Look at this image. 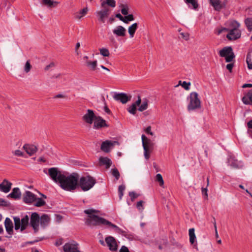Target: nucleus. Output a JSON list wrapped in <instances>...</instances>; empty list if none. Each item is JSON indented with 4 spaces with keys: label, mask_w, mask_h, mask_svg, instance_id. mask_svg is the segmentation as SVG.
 <instances>
[{
    "label": "nucleus",
    "mask_w": 252,
    "mask_h": 252,
    "mask_svg": "<svg viewBox=\"0 0 252 252\" xmlns=\"http://www.w3.org/2000/svg\"><path fill=\"white\" fill-rule=\"evenodd\" d=\"M228 163L233 168H239L242 167V164L240 161L235 159L234 158L230 157L228 159Z\"/></svg>",
    "instance_id": "obj_25"
},
{
    "label": "nucleus",
    "mask_w": 252,
    "mask_h": 252,
    "mask_svg": "<svg viewBox=\"0 0 252 252\" xmlns=\"http://www.w3.org/2000/svg\"><path fill=\"white\" fill-rule=\"evenodd\" d=\"M85 65L91 71H95L97 69V61L96 60L94 61L87 62V64Z\"/></svg>",
    "instance_id": "obj_28"
},
{
    "label": "nucleus",
    "mask_w": 252,
    "mask_h": 252,
    "mask_svg": "<svg viewBox=\"0 0 252 252\" xmlns=\"http://www.w3.org/2000/svg\"><path fill=\"white\" fill-rule=\"evenodd\" d=\"M251 88L252 87V84H245L242 86V88Z\"/></svg>",
    "instance_id": "obj_62"
},
{
    "label": "nucleus",
    "mask_w": 252,
    "mask_h": 252,
    "mask_svg": "<svg viewBox=\"0 0 252 252\" xmlns=\"http://www.w3.org/2000/svg\"><path fill=\"white\" fill-rule=\"evenodd\" d=\"M148 102L149 101L146 98L144 99L142 103L138 108V110L142 112L146 110L148 108Z\"/></svg>",
    "instance_id": "obj_32"
},
{
    "label": "nucleus",
    "mask_w": 252,
    "mask_h": 252,
    "mask_svg": "<svg viewBox=\"0 0 252 252\" xmlns=\"http://www.w3.org/2000/svg\"><path fill=\"white\" fill-rule=\"evenodd\" d=\"M113 98L117 101H120L123 104L126 103L130 101L131 98V95H127L125 93H115L113 95Z\"/></svg>",
    "instance_id": "obj_13"
},
{
    "label": "nucleus",
    "mask_w": 252,
    "mask_h": 252,
    "mask_svg": "<svg viewBox=\"0 0 252 252\" xmlns=\"http://www.w3.org/2000/svg\"><path fill=\"white\" fill-rule=\"evenodd\" d=\"M245 23L249 31H252V18H248L245 19Z\"/></svg>",
    "instance_id": "obj_36"
},
{
    "label": "nucleus",
    "mask_w": 252,
    "mask_h": 252,
    "mask_svg": "<svg viewBox=\"0 0 252 252\" xmlns=\"http://www.w3.org/2000/svg\"><path fill=\"white\" fill-rule=\"evenodd\" d=\"M23 149L30 156L33 155L37 150V148L35 146L31 144H25L23 146Z\"/></svg>",
    "instance_id": "obj_21"
},
{
    "label": "nucleus",
    "mask_w": 252,
    "mask_h": 252,
    "mask_svg": "<svg viewBox=\"0 0 252 252\" xmlns=\"http://www.w3.org/2000/svg\"><path fill=\"white\" fill-rule=\"evenodd\" d=\"M248 126L250 128H252V120L248 123Z\"/></svg>",
    "instance_id": "obj_64"
},
{
    "label": "nucleus",
    "mask_w": 252,
    "mask_h": 252,
    "mask_svg": "<svg viewBox=\"0 0 252 252\" xmlns=\"http://www.w3.org/2000/svg\"><path fill=\"white\" fill-rule=\"evenodd\" d=\"M100 54L104 57H109L110 53L107 48H102L99 49Z\"/></svg>",
    "instance_id": "obj_39"
},
{
    "label": "nucleus",
    "mask_w": 252,
    "mask_h": 252,
    "mask_svg": "<svg viewBox=\"0 0 252 252\" xmlns=\"http://www.w3.org/2000/svg\"><path fill=\"white\" fill-rule=\"evenodd\" d=\"M99 161L101 165H105L106 168H109L112 164L111 159L106 157H100Z\"/></svg>",
    "instance_id": "obj_27"
},
{
    "label": "nucleus",
    "mask_w": 252,
    "mask_h": 252,
    "mask_svg": "<svg viewBox=\"0 0 252 252\" xmlns=\"http://www.w3.org/2000/svg\"><path fill=\"white\" fill-rule=\"evenodd\" d=\"M105 4H107L112 7H115L116 6V1L115 0H106L101 3V6L102 7H105Z\"/></svg>",
    "instance_id": "obj_33"
},
{
    "label": "nucleus",
    "mask_w": 252,
    "mask_h": 252,
    "mask_svg": "<svg viewBox=\"0 0 252 252\" xmlns=\"http://www.w3.org/2000/svg\"><path fill=\"white\" fill-rule=\"evenodd\" d=\"M210 2L216 10L219 11L222 8V4L220 0H210Z\"/></svg>",
    "instance_id": "obj_29"
},
{
    "label": "nucleus",
    "mask_w": 252,
    "mask_h": 252,
    "mask_svg": "<svg viewBox=\"0 0 252 252\" xmlns=\"http://www.w3.org/2000/svg\"><path fill=\"white\" fill-rule=\"evenodd\" d=\"M207 190H208L206 188H202V193L203 195H205L206 197H207V196H208Z\"/></svg>",
    "instance_id": "obj_57"
},
{
    "label": "nucleus",
    "mask_w": 252,
    "mask_h": 252,
    "mask_svg": "<svg viewBox=\"0 0 252 252\" xmlns=\"http://www.w3.org/2000/svg\"><path fill=\"white\" fill-rule=\"evenodd\" d=\"M14 155L18 156V157H22L23 156V153L19 150H16L13 152Z\"/></svg>",
    "instance_id": "obj_49"
},
{
    "label": "nucleus",
    "mask_w": 252,
    "mask_h": 252,
    "mask_svg": "<svg viewBox=\"0 0 252 252\" xmlns=\"http://www.w3.org/2000/svg\"><path fill=\"white\" fill-rule=\"evenodd\" d=\"M50 222V218L48 215L44 214L40 217V224L42 227L45 228L49 225Z\"/></svg>",
    "instance_id": "obj_23"
},
{
    "label": "nucleus",
    "mask_w": 252,
    "mask_h": 252,
    "mask_svg": "<svg viewBox=\"0 0 252 252\" xmlns=\"http://www.w3.org/2000/svg\"><path fill=\"white\" fill-rule=\"evenodd\" d=\"M125 189V187L124 185H121L119 187V192H123Z\"/></svg>",
    "instance_id": "obj_60"
},
{
    "label": "nucleus",
    "mask_w": 252,
    "mask_h": 252,
    "mask_svg": "<svg viewBox=\"0 0 252 252\" xmlns=\"http://www.w3.org/2000/svg\"><path fill=\"white\" fill-rule=\"evenodd\" d=\"M227 28H221L218 31L220 34L223 32H228L226 37L230 40H234L240 38L241 32L239 29L240 24L235 20H230L226 23Z\"/></svg>",
    "instance_id": "obj_2"
},
{
    "label": "nucleus",
    "mask_w": 252,
    "mask_h": 252,
    "mask_svg": "<svg viewBox=\"0 0 252 252\" xmlns=\"http://www.w3.org/2000/svg\"><path fill=\"white\" fill-rule=\"evenodd\" d=\"M39 223L40 216L39 214L36 212L32 213L30 217V225L32 227L34 233L38 231Z\"/></svg>",
    "instance_id": "obj_10"
},
{
    "label": "nucleus",
    "mask_w": 252,
    "mask_h": 252,
    "mask_svg": "<svg viewBox=\"0 0 252 252\" xmlns=\"http://www.w3.org/2000/svg\"><path fill=\"white\" fill-rule=\"evenodd\" d=\"M187 109L189 112L197 110L201 108V100L197 93L195 92L190 93L187 97Z\"/></svg>",
    "instance_id": "obj_4"
},
{
    "label": "nucleus",
    "mask_w": 252,
    "mask_h": 252,
    "mask_svg": "<svg viewBox=\"0 0 252 252\" xmlns=\"http://www.w3.org/2000/svg\"><path fill=\"white\" fill-rule=\"evenodd\" d=\"M45 204V202L41 198H38L34 205L37 207H41Z\"/></svg>",
    "instance_id": "obj_43"
},
{
    "label": "nucleus",
    "mask_w": 252,
    "mask_h": 252,
    "mask_svg": "<svg viewBox=\"0 0 252 252\" xmlns=\"http://www.w3.org/2000/svg\"><path fill=\"white\" fill-rule=\"evenodd\" d=\"M112 175L115 177L116 180H118L120 178V173L118 170L115 168L111 169Z\"/></svg>",
    "instance_id": "obj_40"
},
{
    "label": "nucleus",
    "mask_w": 252,
    "mask_h": 252,
    "mask_svg": "<svg viewBox=\"0 0 252 252\" xmlns=\"http://www.w3.org/2000/svg\"><path fill=\"white\" fill-rule=\"evenodd\" d=\"M126 29L122 26H116L112 31L114 35L118 37H123L126 35Z\"/></svg>",
    "instance_id": "obj_19"
},
{
    "label": "nucleus",
    "mask_w": 252,
    "mask_h": 252,
    "mask_svg": "<svg viewBox=\"0 0 252 252\" xmlns=\"http://www.w3.org/2000/svg\"><path fill=\"white\" fill-rule=\"evenodd\" d=\"M88 11L89 8L87 7H84V8L80 10L79 11L74 13V17L76 19L80 20L85 16L88 13Z\"/></svg>",
    "instance_id": "obj_26"
},
{
    "label": "nucleus",
    "mask_w": 252,
    "mask_h": 252,
    "mask_svg": "<svg viewBox=\"0 0 252 252\" xmlns=\"http://www.w3.org/2000/svg\"><path fill=\"white\" fill-rule=\"evenodd\" d=\"M83 60L85 62V64H87V62H90V61L89 60V57L87 56H85L83 57Z\"/></svg>",
    "instance_id": "obj_61"
},
{
    "label": "nucleus",
    "mask_w": 252,
    "mask_h": 252,
    "mask_svg": "<svg viewBox=\"0 0 252 252\" xmlns=\"http://www.w3.org/2000/svg\"><path fill=\"white\" fill-rule=\"evenodd\" d=\"M29 219L28 215L25 216L21 220L19 217H14L15 229L17 230L20 228L21 232L25 230L28 225H30Z\"/></svg>",
    "instance_id": "obj_8"
},
{
    "label": "nucleus",
    "mask_w": 252,
    "mask_h": 252,
    "mask_svg": "<svg viewBox=\"0 0 252 252\" xmlns=\"http://www.w3.org/2000/svg\"><path fill=\"white\" fill-rule=\"evenodd\" d=\"M145 132L151 135H153V132L151 131V127L150 126H148L145 130Z\"/></svg>",
    "instance_id": "obj_54"
},
{
    "label": "nucleus",
    "mask_w": 252,
    "mask_h": 252,
    "mask_svg": "<svg viewBox=\"0 0 252 252\" xmlns=\"http://www.w3.org/2000/svg\"><path fill=\"white\" fill-rule=\"evenodd\" d=\"M103 8V9L95 12L98 21L102 23H105V19L109 16L110 14V10L108 8Z\"/></svg>",
    "instance_id": "obj_11"
},
{
    "label": "nucleus",
    "mask_w": 252,
    "mask_h": 252,
    "mask_svg": "<svg viewBox=\"0 0 252 252\" xmlns=\"http://www.w3.org/2000/svg\"><path fill=\"white\" fill-rule=\"evenodd\" d=\"M54 3L56 4L57 2L53 1L52 0H42V4L47 5L49 7H52L54 6Z\"/></svg>",
    "instance_id": "obj_35"
},
{
    "label": "nucleus",
    "mask_w": 252,
    "mask_h": 252,
    "mask_svg": "<svg viewBox=\"0 0 252 252\" xmlns=\"http://www.w3.org/2000/svg\"><path fill=\"white\" fill-rule=\"evenodd\" d=\"M80 47V42H77L76 44L75 47V52L76 54L78 55L80 54V52L79 51V48Z\"/></svg>",
    "instance_id": "obj_52"
},
{
    "label": "nucleus",
    "mask_w": 252,
    "mask_h": 252,
    "mask_svg": "<svg viewBox=\"0 0 252 252\" xmlns=\"http://www.w3.org/2000/svg\"><path fill=\"white\" fill-rule=\"evenodd\" d=\"M63 239L62 238H60V239L57 240V241L55 243V245L56 247H59L63 244Z\"/></svg>",
    "instance_id": "obj_51"
},
{
    "label": "nucleus",
    "mask_w": 252,
    "mask_h": 252,
    "mask_svg": "<svg viewBox=\"0 0 252 252\" xmlns=\"http://www.w3.org/2000/svg\"><path fill=\"white\" fill-rule=\"evenodd\" d=\"M129 195L131 197L132 201H133L135 198L138 197V195H137L134 192H129Z\"/></svg>",
    "instance_id": "obj_50"
},
{
    "label": "nucleus",
    "mask_w": 252,
    "mask_h": 252,
    "mask_svg": "<svg viewBox=\"0 0 252 252\" xmlns=\"http://www.w3.org/2000/svg\"><path fill=\"white\" fill-rule=\"evenodd\" d=\"M116 17L118 18L121 21L125 22V17H123L120 14H116Z\"/></svg>",
    "instance_id": "obj_58"
},
{
    "label": "nucleus",
    "mask_w": 252,
    "mask_h": 252,
    "mask_svg": "<svg viewBox=\"0 0 252 252\" xmlns=\"http://www.w3.org/2000/svg\"><path fill=\"white\" fill-rule=\"evenodd\" d=\"M141 139L144 149V156L145 159L148 160L149 159L150 154L153 150L154 143L145 135H142Z\"/></svg>",
    "instance_id": "obj_7"
},
{
    "label": "nucleus",
    "mask_w": 252,
    "mask_h": 252,
    "mask_svg": "<svg viewBox=\"0 0 252 252\" xmlns=\"http://www.w3.org/2000/svg\"><path fill=\"white\" fill-rule=\"evenodd\" d=\"M248 97L249 98L251 102V103L252 104V90L250 91L248 93Z\"/></svg>",
    "instance_id": "obj_59"
},
{
    "label": "nucleus",
    "mask_w": 252,
    "mask_h": 252,
    "mask_svg": "<svg viewBox=\"0 0 252 252\" xmlns=\"http://www.w3.org/2000/svg\"><path fill=\"white\" fill-rule=\"evenodd\" d=\"M141 102V99L140 96H138V99L136 101L135 103L132 104L131 105L129 106L127 108L128 112L132 114L135 115L136 112V106H138L140 105Z\"/></svg>",
    "instance_id": "obj_20"
},
{
    "label": "nucleus",
    "mask_w": 252,
    "mask_h": 252,
    "mask_svg": "<svg viewBox=\"0 0 252 252\" xmlns=\"http://www.w3.org/2000/svg\"><path fill=\"white\" fill-rule=\"evenodd\" d=\"M6 231L9 234H12L13 232V224L11 220L9 218H6L4 221Z\"/></svg>",
    "instance_id": "obj_24"
},
{
    "label": "nucleus",
    "mask_w": 252,
    "mask_h": 252,
    "mask_svg": "<svg viewBox=\"0 0 252 252\" xmlns=\"http://www.w3.org/2000/svg\"><path fill=\"white\" fill-rule=\"evenodd\" d=\"M125 23H128V22L133 21L134 20V17L133 15L129 14L126 15L125 16Z\"/></svg>",
    "instance_id": "obj_45"
},
{
    "label": "nucleus",
    "mask_w": 252,
    "mask_h": 252,
    "mask_svg": "<svg viewBox=\"0 0 252 252\" xmlns=\"http://www.w3.org/2000/svg\"><path fill=\"white\" fill-rule=\"evenodd\" d=\"M12 185L7 179H4L0 184V191L4 193L8 192L11 189Z\"/></svg>",
    "instance_id": "obj_18"
},
{
    "label": "nucleus",
    "mask_w": 252,
    "mask_h": 252,
    "mask_svg": "<svg viewBox=\"0 0 252 252\" xmlns=\"http://www.w3.org/2000/svg\"><path fill=\"white\" fill-rule=\"evenodd\" d=\"M23 201L27 204L32 203L36 200V196L30 191H26L23 196Z\"/></svg>",
    "instance_id": "obj_16"
},
{
    "label": "nucleus",
    "mask_w": 252,
    "mask_h": 252,
    "mask_svg": "<svg viewBox=\"0 0 252 252\" xmlns=\"http://www.w3.org/2000/svg\"><path fill=\"white\" fill-rule=\"evenodd\" d=\"M98 211L94 209H88L84 211L88 215L86 223L90 226L95 225H104L108 227L115 228L117 232H123L122 230L117 225L112 223L106 219L97 216Z\"/></svg>",
    "instance_id": "obj_1"
},
{
    "label": "nucleus",
    "mask_w": 252,
    "mask_h": 252,
    "mask_svg": "<svg viewBox=\"0 0 252 252\" xmlns=\"http://www.w3.org/2000/svg\"><path fill=\"white\" fill-rule=\"evenodd\" d=\"M79 175L76 173H72L68 175L64 172V190L72 191L78 187Z\"/></svg>",
    "instance_id": "obj_3"
},
{
    "label": "nucleus",
    "mask_w": 252,
    "mask_h": 252,
    "mask_svg": "<svg viewBox=\"0 0 252 252\" xmlns=\"http://www.w3.org/2000/svg\"><path fill=\"white\" fill-rule=\"evenodd\" d=\"M119 252H129V250L126 247L123 246L121 248Z\"/></svg>",
    "instance_id": "obj_55"
},
{
    "label": "nucleus",
    "mask_w": 252,
    "mask_h": 252,
    "mask_svg": "<svg viewBox=\"0 0 252 252\" xmlns=\"http://www.w3.org/2000/svg\"><path fill=\"white\" fill-rule=\"evenodd\" d=\"M105 242L109 249L111 251H116L118 249V245L115 239L112 236H108L105 238Z\"/></svg>",
    "instance_id": "obj_14"
},
{
    "label": "nucleus",
    "mask_w": 252,
    "mask_h": 252,
    "mask_svg": "<svg viewBox=\"0 0 252 252\" xmlns=\"http://www.w3.org/2000/svg\"><path fill=\"white\" fill-rule=\"evenodd\" d=\"M43 172L49 176L50 178L56 183L58 184L61 188L63 189V174L57 167H51L44 169Z\"/></svg>",
    "instance_id": "obj_5"
},
{
    "label": "nucleus",
    "mask_w": 252,
    "mask_h": 252,
    "mask_svg": "<svg viewBox=\"0 0 252 252\" xmlns=\"http://www.w3.org/2000/svg\"><path fill=\"white\" fill-rule=\"evenodd\" d=\"M96 117L93 110L88 109L86 113L83 115L82 119L85 123L92 125Z\"/></svg>",
    "instance_id": "obj_12"
},
{
    "label": "nucleus",
    "mask_w": 252,
    "mask_h": 252,
    "mask_svg": "<svg viewBox=\"0 0 252 252\" xmlns=\"http://www.w3.org/2000/svg\"><path fill=\"white\" fill-rule=\"evenodd\" d=\"M234 66L233 63H229L226 65V68L230 71L231 72L232 68Z\"/></svg>",
    "instance_id": "obj_56"
},
{
    "label": "nucleus",
    "mask_w": 252,
    "mask_h": 252,
    "mask_svg": "<svg viewBox=\"0 0 252 252\" xmlns=\"http://www.w3.org/2000/svg\"><path fill=\"white\" fill-rule=\"evenodd\" d=\"M105 120L100 117H96L94 121L93 128L95 129H98L104 127H108Z\"/></svg>",
    "instance_id": "obj_15"
},
{
    "label": "nucleus",
    "mask_w": 252,
    "mask_h": 252,
    "mask_svg": "<svg viewBox=\"0 0 252 252\" xmlns=\"http://www.w3.org/2000/svg\"><path fill=\"white\" fill-rule=\"evenodd\" d=\"M220 56L225 57L226 62H231L235 57L232 49L230 47H225L220 51Z\"/></svg>",
    "instance_id": "obj_9"
},
{
    "label": "nucleus",
    "mask_w": 252,
    "mask_h": 252,
    "mask_svg": "<svg viewBox=\"0 0 252 252\" xmlns=\"http://www.w3.org/2000/svg\"><path fill=\"white\" fill-rule=\"evenodd\" d=\"M156 180L158 182L159 185L161 187H163L164 185V181L162 178V177L160 174H158L156 176Z\"/></svg>",
    "instance_id": "obj_37"
},
{
    "label": "nucleus",
    "mask_w": 252,
    "mask_h": 252,
    "mask_svg": "<svg viewBox=\"0 0 252 252\" xmlns=\"http://www.w3.org/2000/svg\"><path fill=\"white\" fill-rule=\"evenodd\" d=\"M32 68V65L30 64V61H27L24 66V70L26 73L30 72Z\"/></svg>",
    "instance_id": "obj_42"
},
{
    "label": "nucleus",
    "mask_w": 252,
    "mask_h": 252,
    "mask_svg": "<svg viewBox=\"0 0 252 252\" xmlns=\"http://www.w3.org/2000/svg\"><path fill=\"white\" fill-rule=\"evenodd\" d=\"M180 34L182 35V37L186 40H188L189 39V34L188 32H182Z\"/></svg>",
    "instance_id": "obj_53"
},
{
    "label": "nucleus",
    "mask_w": 252,
    "mask_h": 252,
    "mask_svg": "<svg viewBox=\"0 0 252 252\" xmlns=\"http://www.w3.org/2000/svg\"><path fill=\"white\" fill-rule=\"evenodd\" d=\"M181 85L184 88L185 90H188L189 89V86L190 85V82H187L186 81L182 82L181 81H179V84L177 86Z\"/></svg>",
    "instance_id": "obj_38"
},
{
    "label": "nucleus",
    "mask_w": 252,
    "mask_h": 252,
    "mask_svg": "<svg viewBox=\"0 0 252 252\" xmlns=\"http://www.w3.org/2000/svg\"><path fill=\"white\" fill-rule=\"evenodd\" d=\"M194 231V228H190L189 229V242L191 244H193L196 240Z\"/></svg>",
    "instance_id": "obj_31"
},
{
    "label": "nucleus",
    "mask_w": 252,
    "mask_h": 252,
    "mask_svg": "<svg viewBox=\"0 0 252 252\" xmlns=\"http://www.w3.org/2000/svg\"><path fill=\"white\" fill-rule=\"evenodd\" d=\"M186 2L190 4L193 8H196L198 6L197 3L195 0H186Z\"/></svg>",
    "instance_id": "obj_44"
},
{
    "label": "nucleus",
    "mask_w": 252,
    "mask_h": 252,
    "mask_svg": "<svg viewBox=\"0 0 252 252\" xmlns=\"http://www.w3.org/2000/svg\"><path fill=\"white\" fill-rule=\"evenodd\" d=\"M242 101L245 104H252L251 101L249 99V98L248 97V95L247 96H245L243 97Z\"/></svg>",
    "instance_id": "obj_47"
},
{
    "label": "nucleus",
    "mask_w": 252,
    "mask_h": 252,
    "mask_svg": "<svg viewBox=\"0 0 252 252\" xmlns=\"http://www.w3.org/2000/svg\"><path fill=\"white\" fill-rule=\"evenodd\" d=\"M120 7L121 8V13L123 15H126L128 14L129 7L127 4H121Z\"/></svg>",
    "instance_id": "obj_34"
},
{
    "label": "nucleus",
    "mask_w": 252,
    "mask_h": 252,
    "mask_svg": "<svg viewBox=\"0 0 252 252\" xmlns=\"http://www.w3.org/2000/svg\"><path fill=\"white\" fill-rule=\"evenodd\" d=\"M21 192L18 188L13 189L12 192L7 195L8 198H11L14 199H18L21 198Z\"/></svg>",
    "instance_id": "obj_22"
},
{
    "label": "nucleus",
    "mask_w": 252,
    "mask_h": 252,
    "mask_svg": "<svg viewBox=\"0 0 252 252\" xmlns=\"http://www.w3.org/2000/svg\"><path fill=\"white\" fill-rule=\"evenodd\" d=\"M116 144H118V142L106 140L101 144V149L103 151L108 153Z\"/></svg>",
    "instance_id": "obj_17"
},
{
    "label": "nucleus",
    "mask_w": 252,
    "mask_h": 252,
    "mask_svg": "<svg viewBox=\"0 0 252 252\" xmlns=\"http://www.w3.org/2000/svg\"><path fill=\"white\" fill-rule=\"evenodd\" d=\"M9 205L8 203L3 198H0V206L7 207Z\"/></svg>",
    "instance_id": "obj_48"
},
{
    "label": "nucleus",
    "mask_w": 252,
    "mask_h": 252,
    "mask_svg": "<svg viewBox=\"0 0 252 252\" xmlns=\"http://www.w3.org/2000/svg\"><path fill=\"white\" fill-rule=\"evenodd\" d=\"M144 202L143 201H138L136 204V207L140 212H142L144 210Z\"/></svg>",
    "instance_id": "obj_46"
},
{
    "label": "nucleus",
    "mask_w": 252,
    "mask_h": 252,
    "mask_svg": "<svg viewBox=\"0 0 252 252\" xmlns=\"http://www.w3.org/2000/svg\"><path fill=\"white\" fill-rule=\"evenodd\" d=\"M138 28V24L136 23L133 24L128 28V32L130 35V37L132 38Z\"/></svg>",
    "instance_id": "obj_30"
},
{
    "label": "nucleus",
    "mask_w": 252,
    "mask_h": 252,
    "mask_svg": "<svg viewBox=\"0 0 252 252\" xmlns=\"http://www.w3.org/2000/svg\"><path fill=\"white\" fill-rule=\"evenodd\" d=\"M63 94H58L54 96V98H63Z\"/></svg>",
    "instance_id": "obj_63"
},
{
    "label": "nucleus",
    "mask_w": 252,
    "mask_h": 252,
    "mask_svg": "<svg viewBox=\"0 0 252 252\" xmlns=\"http://www.w3.org/2000/svg\"><path fill=\"white\" fill-rule=\"evenodd\" d=\"M95 179L90 176L82 177L78 182V187H80L84 191H86L92 189L95 185Z\"/></svg>",
    "instance_id": "obj_6"
},
{
    "label": "nucleus",
    "mask_w": 252,
    "mask_h": 252,
    "mask_svg": "<svg viewBox=\"0 0 252 252\" xmlns=\"http://www.w3.org/2000/svg\"><path fill=\"white\" fill-rule=\"evenodd\" d=\"M246 62L248 65V67L249 69H252V60L251 58V55H248L246 59Z\"/></svg>",
    "instance_id": "obj_41"
}]
</instances>
